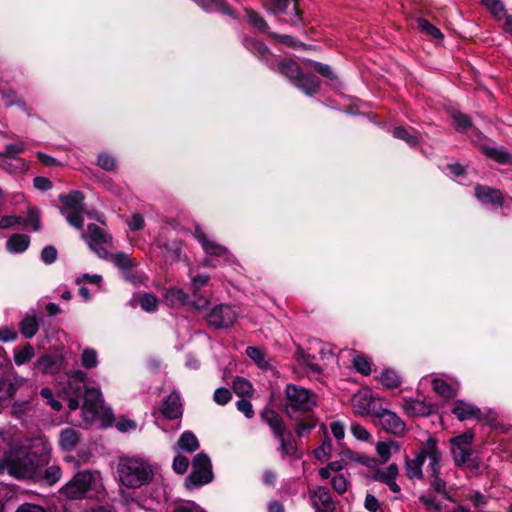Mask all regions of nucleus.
<instances>
[{
	"instance_id": "obj_1",
	"label": "nucleus",
	"mask_w": 512,
	"mask_h": 512,
	"mask_svg": "<svg viewBox=\"0 0 512 512\" xmlns=\"http://www.w3.org/2000/svg\"><path fill=\"white\" fill-rule=\"evenodd\" d=\"M32 442L10 431H0V475L8 470L15 478H30L32 474Z\"/></svg>"
},
{
	"instance_id": "obj_2",
	"label": "nucleus",
	"mask_w": 512,
	"mask_h": 512,
	"mask_svg": "<svg viewBox=\"0 0 512 512\" xmlns=\"http://www.w3.org/2000/svg\"><path fill=\"white\" fill-rule=\"evenodd\" d=\"M87 374L82 370H75L68 374L69 395L68 408L73 411L79 408L80 399L83 401L82 417L84 422L91 423L103 408L101 391L97 388L87 387L85 380Z\"/></svg>"
},
{
	"instance_id": "obj_3",
	"label": "nucleus",
	"mask_w": 512,
	"mask_h": 512,
	"mask_svg": "<svg viewBox=\"0 0 512 512\" xmlns=\"http://www.w3.org/2000/svg\"><path fill=\"white\" fill-rule=\"evenodd\" d=\"M59 493L71 500L101 499L106 494L101 474L98 471L88 469L77 472L71 480L60 488Z\"/></svg>"
},
{
	"instance_id": "obj_4",
	"label": "nucleus",
	"mask_w": 512,
	"mask_h": 512,
	"mask_svg": "<svg viewBox=\"0 0 512 512\" xmlns=\"http://www.w3.org/2000/svg\"><path fill=\"white\" fill-rule=\"evenodd\" d=\"M116 473L119 482L126 488L131 489L149 484L154 477L151 463L138 456L119 457Z\"/></svg>"
},
{
	"instance_id": "obj_5",
	"label": "nucleus",
	"mask_w": 512,
	"mask_h": 512,
	"mask_svg": "<svg viewBox=\"0 0 512 512\" xmlns=\"http://www.w3.org/2000/svg\"><path fill=\"white\" fill-rule=\"evenodd\" d=\"M51 444L43 435H34V484L51 487L62 475L61 468L56 465L47 466L50 460Z\"/></svg>"
},
{
	"instance_id": "obj_6",
	"label": "nucleus",
	"mask_w": 512,
	"mask_h": 512,
	"mask_svg": "<svg viewBox=\"0 0 512 512\" xmlns=\"http://www.w3.org/2000/svg\"><path fill=\"white\" fill-rule=\"evenodd\" d=\"M285 412L291 419H298L316 406V396L310 390L288 384L285 388Z\"/></svg>"
},
{
	"instance_id": "obj_7",
	"label": "nucleus",
	"mask_w": 512,
	"mask_h": 512,
	"mask_svg": "<svg viewBox=\"0 0 512 512\" xmlns=\"http://www.w3.org/2000/svg\"><path fill=\"white\" fill-rule=\"evenodd\" d=\"M62 203L61 214L67 222L76 229L82 230L84 224V195L80 191H71L59 196Z\"/></svg>"
},
{
	"instance_id": "obj_8",
	"label": "nucleus",
	"mask_w": 512,
	"mask_h": 512,
	"mask_svg": "<svg viewBox=\"0 0 512 512\" xmlns=\"http://www.w3.org/2000/svg\"><path fill=\"white\" fill-rule=\"evenodd\" d=\"M212 463L205 453H198L192 460V471L185 479V487L189 490L199 488L213 480Z\"/></svg>"
},
{
	"instance_id": "obj_9",
	"label": "nucleus",
	"mask_w": 512,
	"mask_h": 512,
	"mask_svg": "<svg viewBox=\"0 0 512 512\" xmlns=\"http://www.w3.org/2000/svg\"><path fill=\"white\" fill-rule=\"evenodd\" d=\"M84 238L90 249L100 258H108L112 238L107 232L97 224L91 223L87 227V234L84 235Z\"/></svg>"
},
{
	"instance_id": "obj_10",
	"label": "nucleus",
	"mask_w": 512,
	"mask_h": 512,
	"mask_svg": "<svg viewBox=\"0 0 512 512\" xmlns=\"http://www.w3.org/2000/svg\"><path fill=\"white\" fill-rule=\"evenodd\" d=\"M238 318L236 309L229 305H218L207 314V321L215 328H228Z\"/></svg>"
},
{
	"instance_id": "obj_11",
	"label": "nucleus",
	"mask_w": 512,
	"mask_h": 512,
	"mask_svg": "<svg viewBox=\"0 0 512 512\" xmlns=\"http://www.w3.org/2000/svg\"><path fill=\"white\" fill-rule=\"evenodd\" d=\"M423 452V462L428 459V475L430 474H441V462H442V452L438 447V440L435 437H428L426 442L421 447Z\"/></svg>"
},
{
	"instance_id": "obj_12",
	"label": "nucleus",
	"mask_w": 512,
	"mask_h": 512,
	"mask_svg": "<svg viewBox=\"0 0 512 512\" xmlns=\"http://www.w3.org/2000/svg\"><path fill=\"white\" fill-rule=\"evenodd\" d=\"M274 4V14L280 21L298 25L301 21V12L296 0H272Z\"/></svg>"
},
{
	"instance_id": "obj_13",
	"label": "nucleus",
	"mask_w": 512,
	"mask_h": 512,
	"mask_svg": "<svg viewBox=\"0 0 512 512\" xmlns=\"http://www.w3.org/2000/svg\"><path fill=\"white\" fill-rule=\"evenodd\" d=\"M194 237L201 244L202 249L207 255L212 257H223V260L226 263H231L233 261L234 257L228 249L217 242L208 239L199 226H196L194 230Z\"/></svg>"
},
{
	"instance_id": "obj_14",
	"label": "nucleus",
	"mask_w": 512,
	"mask_h": 512,
	"mask_svg": "<svg viewBox=\"0 0 512 512\" xmlns=\"http://www.w3.org/2000/svg\"><path fill=\"white\" fill-rule=\"evenodd\" d=\"M451 455L457 467L471 471L478 470L480 467V458L471 447L451 446Z\"/></svg>"
},
{
	"instance_id": "obj_15",
	"label": "nucleus",
	"mask_w": 512,
	"mask_h": 512,
	"mask_svg": "<svg viewBox=\"0 0 512 512\" xmlns=\"http://www.w3.org/2000/svg\"><path fill=\"white\" fill-rule=\"evenodd\" d=\"M374 415L379 418L382 428L395 436H403L406 431L404 421L388 409H379Z\"/></svg>"
},
{
	"instance_id": "obj_16",
	"label": "nucleus",
	"mask_w": 512,
	"mask_h": 512,
	"mask_svg": "<svg viewBox=\"0 0 512 512\" xmlns=\"http://www.w3.org/2000/svg\"><path fill=\"white\" fill-rule=\"evenodd\" d=\"M398 475L399 468L396 463H392L386 468L375 469L373 472H371V474L368 475V478L387 485L389 489L394 493H399L401 488L396 483Z\"/></svg>"
},
{
	"instance_id": "obj_17",
	"label": "nucleus",
	"mask_w": 512,
	"mask_h": 512,
	"mask_svg": "<svg viewBox=\"0 0 512 512\" xmlns=\"http://www.w3.org/2000/svg\"><path fill=\"white\" fill-rule=\"evenodd\" d=\"M260 417L261 420L269 426L275 439L289 431L283 418L271 408L266 407L263 409Z\"/></svg>"
},
{
	"instance_id": "obj_18",
	"label": "nucleus",
	"mask_w": 512,
	"mask_h": 512,
	"mask_svg": "<svg viewBox=\"0 0 512 512\" xmlns=\"http://www.w3.org/2000/svg\"><path fill=\"white\" fill-rule=\"evenodd\" d=\"M310 497L316 512H334L335 504L326 487H318L310 493Z\"/></svg>"
},
{
	"instance_id": "obj_19",
	"label": "nucleus",
	"mask_w": 512,
	"mask_h": 512,
	"mask_svg": "<svg viewBox=\"0 0 512 512\" xmlns=\"http://www.w3.org/2000/svg\"><path fill=\"white\" fill-rule=\"evenodd\" d=\"M423 452L420 448L414 455L413 458L405 457L404 460V469H405V475L409 480H423L424 479V473H423Z\"/></svg>"
},
{
	"instance_id": "obj_20",
	"label": "nucleus",
	"mask_w": 512,
	"mask_h": 512,
	"mask_svg": "<svg viewBox=\"0 0 512 512\" xmlns=\"http://www.w3.org/2000/svg\"><path fill=\"white\" fill-rule=\"evenodd\" d=\"M160 411L165 418L177 419L182 416L183 408L180 395L177 392L170 393L163 399Z\"/></svg>"
},
{
	"instance_id": "obj_21",
	"label": "nucleus",
	"mask_w": 512,
	"mask_h": 512,
	"mask_svg": "<svg viewBox=\"0 0 512 512\" xmlns=\"http://www.w3.org/2000/svg\"><path fill=\"white\" fill-rule=\"evenodd\" d=\"M210 280L209 275L201 274L191 277V292L194 298L191 301V306L197 310L204 309L208 305L206 297L200 294V289L205 286Z\"/></svg>"
},
{
	"instance_id": "obj_22",
	"label": "nucleus",
	"mask_w": 512,
	"mask_h": 512,
	"mask_svg": "<svg viewBox=\"0 0 512 512\" xmlns=\"http://www.w3.org/2000/svg\"><path fill=\"white\" fill-rule=\"evenodd\" d=\"M276 440L279 442L277 451L282 458L289 457L292 459H300L302 457V453L299 451L296 440L293 438L290 431L281 435Z\"/></svg>"
},
{
	"instance_id": "obj_23",
	"label": "nucleus",
	"mask_w": 512,
	"mask_h": 512,
	"mask_svg": "<svg viewBox=\"0 0 512 512\" xmlns=\"http://www.w3.org/2000/svg\"><path fill=\"white\" fill-rule=\"evenodd\" d=\"M452 412L460 421L482 418L481 410L477 406L462 400L455 403Z\"/></svg>"
},
{
	"instance_id": "obj_24",
	"label": "nucleus",
	"mask_w": 512,
	"mask_h": 512,
	"mask_svg": "<svg viewBox=\"0 0 512 512\" xmlns=\"http://www.w3.org/2000/svg\"><path fill=\"white\" fill-rule=\"evenodd\" d=\"M475 195L484 204L502 205L503 203L501 191L488 186L477 185L475 187Z\"/></svg>"
},
{
	"instance_id": "obj_25",
	"label": "nucleus",
	"mask_w": 512,
	"mask_h": 512,
	"mask_svg": "<svg viewBox=\"0 0 512 512\" xmlns=\"http://www.w3.org/2000/svg\"><path fill=\"white\" fill-rule=\"evenodd\" d=\"M403 408L410 416H428L433 412L431 404L416 399H405Z\"/></svg>"
},
{
	"instance_id": "obj_26",
	"label": "nucleus",
	"mask_w": 512,
	"mask_h": 512,
	"mask_svg": "<svg viewBox=\"0 0 512 512\" xmlns=\"http://www.w3.org/2000/svg\"><path fill=\"white\" fill-rule=\"evenodd\" d=\"M64 365V357L59 354L45 355L38 360L37 366L44 373L55 374Z\"/></svg>"
},
{
	"instance_id": "obj_27",
	"label": "nucleus",
	"mask_w": 512,
	"mask_h": 512,
	"mask_svg": "<svg viewBox=\"0 0 512 512\" xmlns=\"http://www.w3.org/2000/svg\"><path fill=\"white\" fill-rule=\"evenodd\" d=\"M80 442V434L74 428H65L60 432L59 446L63 451L71 452Z\"/></svg>"
},
{
	"instance_id": "obj_28",
	"label": "nucleus",
	"mask_w": 512,
	"mask_h": 512,
	"mask_svg": "<svg viewBox=\"0 0 512 512\" xmlns=\"http://www.w3.org/2000/svg\"><path fill=\"white\" fill-rule=\"evenodd\" d=\"M165 302L171 307H180L184 305H191L189 295L181 288L173 287L167 289L164 294Z\"/></svg>"
},
{
	"instance_id": "obj_29",
	"label": "nucleus",
	"mask_w": 512,
	"mask_h": 512,
	"mask_svg": "<svg viewBox=\"0 0 512 512\" xmlns=\"http://www.w3.org/2000/svg\"><path fill=\"white\" fill-rule=\"evenodd\" d=\"M296 86L307 95H314L319 91L320 81L313 74H301L296 80Z\"/></svg>"
},
{
	"instance_id": "obj_30",
	"label": "nucleus",
	"mask_w": 512,
	"mask_h": 512,
	"mask_svg": "<svg viewBox=\"0 0 512 512\" xmlns=\"http://www.w3.org/2000/svg\"><path fill=\"white\" fill-rule=\"evenodd\" d=\"M30 237L24 234H13L6 242V249L12 253H22L28 249Z\"/></svg>"
},
{
	"instance_id": "obj_31",
	"label": "nucleus",
	"mask_w": 512,
	"mask_h": 512,
	"mask_svg": "<svg viewBox=\"0 0 512 512\" xmlns=\"http://www.w3.org/2000/svg\"><path fill=\"white\" fill-rule=\"evenodd\" d=\"M199 448V442L197 437L190 431L182 433L176 445L174 446L175 451H183L192 453Z\"/></svg>"
},
{
	"instance_id": "obj_32",
	"label": "nucleus",
	"mask_w": 512,
	"mask_h": 512,
	"mask_svg": "<svg viewBox=\"0 0 512 512\" xmlns=\"http://www.w3.org/2000/svg\"><path fill=\"white\" fill-rule=\"evenodd\" d=\"M106 259L111 261L118 269H120L122 274L129 272L136 266L135 260L123 252L109 253L108 258Z\"/></svg>"
},
{
	"instance_id": "obj_33",
	"label": "nucleus",
	"mask_w": 512,
	"mask_h": 512,
	"mask_svg": "<svg viewBox=\"0 0 512 512\" xmlns=\"http://www.w3.org/2000/svg\"><path fill=\"white\" fill-rule=\"evenodd\" d=\"M400 445L393 441H381L376 444V452L382 463H386L392 456V452H399Z\"/></svg>"
},
{
	"instance_id": "obj_34",
	"label": "nucleus",
	"mask_w": 512,
	"mask_h": 512,
	"mask_svg": "<svg viewBox=\"0 0 512 512\" xmlns=\"http://www.w3.org/2000/svg\"><path fill=\"white\" fill-rule=\"evenodd\" d=\"M278 69L281 74L294 81H296L302 74L299 65L291 59L281 60L278 64Z\"/></svg>"
},
{
	"instance_id": "obj_35",
	"label": "nucleus",
	"mask_w": 512,
	"mask_h": 512,
	"mask_svg": "<svg viewBox=\"0 0 512 512\" xmlns=\"http://www.w3.org/2000/svg\"><path fill=\"white\" fill-rule=\"evenodd\" d=\"M158 247L162 249L166 254L165 257L171 262L180 260L182 253V243L178 240L159 244Z\"/></svg>"
},
{
	"instance_id": "obj_36",
	"label": "nucleus",
	"mask_w": 512,
	"mask_h": 512,
	"mask_svg": "<svg viewBox=\"0 0 512 512\" xmlns=\"http://www.w3.org/2000/svg\"><path fill=\"white\" fill-rule=\"evenodd\" d=\"M484 153L502 165H512V155L504 149L485 147Z\"/></svg>"
},
{
	"instance_id": "obj_37",
	"label": "nucleus",
	"mask_w": 512,
	"mask_h": 512,
	"mask_svg": "<svg viewBox=\"0 0 512 512\" xmlns=\"http://www.w3.org/2000/svg\"><path fill=\"white\" fill-rule=\"evenodd\" d=\"M244 46L260 58H266L270 54L267 46L262 41L246 38L244 39Z\"/></svg>"
},
{
	"instance_id": "obj_38",
	"label": "nucleus",
	"mask_w": 512,
	"mask_h": 512,
	"mask_svg": "<svg viewBox=\"0 0 512 512\" xmlns=\"http://www.w3.org/2000/svg\"><path fill=\"white\" fill-rule=\"evenodd\" d=\"M380 381L388 389L396 388L401 384L400 376L391 369H386L381 373Z\"/></svg>"
},
{
	"instance_id": "obj_39",
	"label": "nucleus",
	"mask_w": 512,
	"mask_h": 512,
	"mask_svg": "<svg viewBox=\"0 0 512 512\" xmlns=\"http://www.w3.org/2000/svg\"><path fill=\"white\" fill-rule=\"evenodd\" d=\"M433 390L440 396L445 398H453L455 396L454 388L446 381L435 378L432 382Z\"/></svg>"
},
{
	"instance_id": "obj_40",
	"label": "nucleus",
	"mask_w": 512,
	"mask_h": 512,
	"mask_svg": "<svg viewBox=\"0 0 512 512\" xmlns=\"http://www.w3.org/2000/svg\"><path fill=\"white\" fill-rule=\"evenodd\" d=\"M429 476V484L432 491L442 494L445 498H449V494L447 491V484L442 479L441 474H430Z\"/></svg>"
},
{
	"instance_id": "obj_41",
	"label": "nucleus",
	"mask_w": 512,
	"mask_h": 512,
	"mask_svg": "<svg viewBox=\"0 0 512 512\" xmlns=\"http://www.w3.org/2000/svg\"><path fill=\"white\" fill-rule=\"evenodd\" d=\"M352 405L355 412L359 415H366L369 413L370 399L363 394L354 395Z\"/></svg>"
},
{
	"instance_id": "obj_42",
	"label": "nucleus",
	"mask_w": 512,
	"mask_h": 512,
	"mask_svg": "<svg viewBox=\"0 0 512 512\" xmlns=\"http://www.w3.org/2000/svg\"><path fill=\"white\" fill-rule=\"evenodd\" d=\"M233 390L239 396H249L253 392L251 383L243 377H236L233 381Z\"/></svg>"
},
{
	"instance_id": "obj_43",
	"label": "nucleus",
	"mask_w": 512,
	"mask_h": 512,
	"mask_svg": "<svg viewBox=\"0 0 512 512\" xmlns=\"http://www.w3.org/2000/svg\"><path fill=\"white\" fill-rule=\"evenodd\" d=\"M81 364L86 369L95 368L98 364V354L93 348H85L81 354Z\"/></svg>"
},
{
	"instance_id": "obj_44",
	"label": "nucleus",
	"mask_w": 512,
	"mask_h": 512,
	"mask_svg": "<svg viewBox=\"0 0 512 512\" xmlns=\"http://www.w3.org/2000/svg\"><path fill=\"white\" fill-rule=\"evenodd\" d=\"M28 218L15 216V215H9V216H3L0 219V229L6 230L13 228L15 226H21L28 223Z\"/></svg>"
},
{
	"instance_id": "obj_45",
	"label": "nucleus",
	"mask_w": 512,
	"mask_h": 512,
	"mask_svg": "<svg viewBox=\"0 0 512 512\" xmlns=\"http://www.w3.org/2000/svg\"><path fill=\"white\" fill-rule=\"evenodd\" d=\"M418 28L421 30V32L425 33L426 35H429L435 39H440L443 37V34L441 31L431 24L429 21H427L424 18H419L417 20Z\"/></svg>"
},
{
	"instance_id": "obj_46",
	"label": "nucleus",
	"mask_w": 512,
	"mask_h": 512,
	"mask_svg": "<svg viewBox=\"0 0 512 512\" xmlns=\"http://www.w3.org/2000/svg\"><path fill=\"white\" fill-rule=\"evenodd\" d=\"M393 136L395 138L405 141L410 146H415L418 143V137L410 133L405 127L398 126L393 130Z\"/></svg>"
},
{
	"instance_id": "obj_47",
	"label": "nucleus",
	"mask_w": 512,
	"mask_h": 512,
	"mask_svg": "<svg viewBox=\"0 0 512 512\" xmlns=\"http://www.w3.org/2000/svg\"><path fill=\"white\" fill-rule=\"evenodd\" d=\"M246 354L259 367H261V368L268 367V362L265 360V354L261 349H259L257 347L249 346L246 348Z\"/></svg>"
},
{
	"instance_id": "obj_48",
	"label": "nucleus",
	"mask_w": 512,
	"mask_h": 512,
	"mask_svg": "<svg viewBox=\"0 0 512 512\" xmlns=\"http://www.w3.org/2000/svg\"><path fill=\"white\" fill-rule=\"evenodd\" d=\"M141 308L146 312H154L158 307V299L151 293H145L140 297Z\"/></svg>"
},
{
	"instance_id": "obj_49",
	"label": "nucleus",
	"mask_w": 512,
	"mask_h": 512,
	"mask_svg": "<svg viewBox=\"0 0 512 512\" xmlns=\"http://www.w3.org/2000/svg\"><path fill=\"white\" fill-rule=\"evenodd\" d=\"M352 364L355 370L362 375H369L371 373L370 362L362 355H356L352 360Z\"/></svg>"
},
{
	"instance_id": "obj_50",
	"label": "nucleus",
	"mask_w": 512,
	"mask_h": 512,
	"mask_svg": "<svg viewBox=\"0 0 512 512\" xmlns=\"http://www.w3.org/2000/svg\"><path fill=\"white\" fill-rule=\"evenodd\" d=\"M246 13H247V17L249 19V22L255 28H257L261 32H267L269 27H268L267 23L265 22V20L261 16H259L253 10H247Z\"/></svg>"
},
{
	"instance_id": "obj_51",
	"label": "nucleus",
	"mask_w": 512,
	"mask_h": 512,
	"mask_svg": "<svg viewBox=\"0 0 512 512\" xmlns=\"http://www.w3.org/2000/svg\"><path fill=\"white\" fill-rule=\"evenodd\" d=\"M483 5L496 17L505 15V8L500 0H482Z\"/></svg>"
},
{
	"instance_id": "obj_52",
	"label": "nucleus",
	"mask_w": 512,
	"mask_h": 512,
	"mask_svg": "<svg viewBox=\"0 0 512 512\" xmlns=\"http://www.w3.org/2000/svg\"><path fill=\"white\" fill-rule=\"evenodd\" d=\"M231 398H232V394H231L230 390L227 388H224V387L216 389L214 392V395H213V400L218 405H221V406L229 403Z\"/></svg>"
},
{
	"instance_id": "obj_53",
	"label": "nucleus",
	"mask_w": 512,
	"mask_h": 512,
	"mask_svg": "<svg viewBox=\"0 0 512 512\" xmlns=\"http://www.w3.org/2000/svg\"><path fill=\"white\" fill-rule=\"evenodd\" d=\"M474 435L472 432L468 431L459 436H456L450 440L451 446H459V447H470L472 444Z\"/></svg>"
},
{
	"instance_id": "obj_54",
	"label": "nucleus",
	"mask_w": 512,
	"mask_h": 512,
	"mask_svg": "<svg viewBox=\"0 0 512 512\" xmlns=\"http://www.w3.org/2000/svg\"><path fill=\"white\" fill-rule=\"evenodd\" d=\"M189 467V459L183 455L178 454L172 464V468L177 474H184Z\"/></svg>"
},
{
	"instance_id": "obj_55",
	"label": "nucleus",
	"mask_w": 512,
	"mask_h": 512,
	"mask_svg": "<svg viewBox=\"0 0 512 512\" xmlns=\"http://www.w3.org/2000/svg\"><path fill=\"white\" fill-rule=\"evenodd\" d=\"M467 498L472 502L476 510L483 508L488 504V498L479 491H472Z\"/></svg>"
},
{
	"instance_id": "obj_56",
	"label": "nucleus",
	"mask_w": 512,
	"mask_h": 512,
	"mask_svg": "<svg viewBox=\"0 0 512 512\" xmlns=\"http://www.w3.org/2000/svg\"><path fill=\"white\" fill-rule=\"evenodd\" d=\"M451 116L458 129L465 130L471 126V120L466 114L459 111H453Z\"/></svg>"
},
{
	"instance_id": "obj_57",
	"label": "nucleus",
	"mask_w": 512,
	"mask_h": 512,
	"mask_svg": "<svg viewBox=\"0 0 512 512\" xmlns=\"http://www.w3.org/2000/svg\"><path fill=\"white\" fill-rule=\"evenodd\" d=\"M350 430L353 436L360 441H368L371 437V434L361 424L353 423Z\"/></svg>"
},
{
	"instance_id": "obj_58",
	"label": "nucleus",
	"mask_w": 512,
	"mask_h": 512,
	"mask_svg": "<svg viewBox=\"0 0 512 512\" xmlns=\"http://www.w3.org/2000/svg\"><path fill=\"white\" fill-rule=\"evenodd\" d=\"M332 487L335 492L338 494H343L347 491L348 488V480L342 474L335 475L332 478Z\"/></svg>"
},
{
	"instance_id": "obj_59",
	"label": "nucleus",
	"mask_w": 512,
	"mask_h": 512,
	"mask_svg": "<svg viewBox=\"0 0 512 512\" xmlns=\"http://www.w3.org/2000/svg\"><path fill=\"white\" fill-rule=\"evenodd\" d=\"M419 500L427 510L439 511L442 508L441 503L434 496L421 495Z\"/></svg>"
},
{
	"instance_id": "obj_60",
	"label": "nucleus",
	"mask_w": 512,
	"mask_h": 512,
	"mask_svg": "<svg viewBox=\"0 0 512 512\" xmlns=\"http://www.w3.org/2000/svg\"><path fill=\"white\" fill-rule=\"evenodd\" d=\"M58 252L54 246H46L41 251L40 258L45 264H52L57 259Z\"/></svg>"
},
{
	"instance_id": "obj_61",
	"label": "nucleus",
	"mask_w": 512,
	"mask_h": 512,
	"mask_svg": "<svg viewBox=\"0 0 512 512\" xmlns=\"http://www.w3.org/2000/svg\"><path fill=\"white\" fill-rule=\"evenodd\" d=\"M32 356L31 348L29 345L20 350L15 351L14 360L17 365H22L30 360Z\"/></svg>"
},
{
	"instance_id": "obj_62",
	"label": "nucleus",
	"mask_w": 512,
	"mask_h": 512,
	"mask_svg": "<svg viewBox=\"0 0 512 512\" xmlns=\"http://www.w3.org/2000/svg\"><path fill=\"white\" fill-rule=\"evenodd\" d=\"M98 165L107 171H112L116 167V160L108 154H100L98 156Z\"/></svg>"
},
{
	"instance_id": "obj_63",
	"label": "nucleus",
	"mask_w": 512,
	"mask_h": 512,
	"mask_svg": "<svg viewBox=\"0 0 512 512\" xmlns=\"http://www.w3.org/2000/svg\"><path fill=\"white\" fill-rule=\"evenodd\" d=\"M24 150V145L22 142L12 143L6 146L5 152L0 153V157H9L11 159L15 158L14 156Z\"/></svg>"
},
{
	"instance_id": "obj_64",
	"label": "nucleus",
	"mask_w": 512,
	"mask_h": 512,
	"mask_svg": "<svg viewBox=\"0 0 512 512\" xmlns=\"http://www.w3.org/2000/svg\"><path fill=\"white\" fill-rule=\"evenodd\" d=\"M236 406H237V409L240 412L244 413V415L247 418H252L254 416L253 406L250 401H248L246 399H241L237 402Z\"/></svg>"
}]
</instances>
